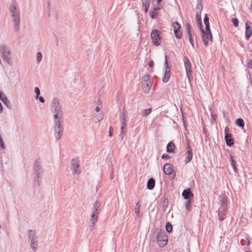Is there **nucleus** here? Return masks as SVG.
<instances>
[{"label":"nucleus","instance_id":"6e6552de","mask_svg":"<svg viewBox=\"0 0 252 252\" xmlns=\"http://www.w3.org/2000/svg\"><path fill=\"white\" fill-rule=\"evenodd\" d=\"M184 63L187 75L189 80L192 78L191 75V64L190 62L187 57H184Z\"/></svg>","mask_w":252,"mask_h":252},{"label":"nucleus","instance_id":"72a5a7b5","mask_svg":"<svg viewBox=\"0 0 252 252\" xmlns=\"http://www.w3.org/2000/svg\"><path fill=\"white\" fill-rule=\"evenodd\" d=\"M42 54L40 52H38L36 54V61L38 63H40L42 60Z\"/></svg>","mask_w":252,"mask_h":252},{"label":"nucleus","instance_id":"5fc2aeb1","mask_svg":"<svg viewBox=\"0 0 252 252\" xmlns=\"http://www.w3.org/2000/svg\"><path fill=\"white\" fill-rule=\"evenodd\" d=\"M189 41L190 43V44L192 45V46L193 47V42H192V36L191 37H189Z\"/></svg>","mask_w":252,"mask_h":252},{"label":"nucleus","instance_id":"a19ab883","mask_svg":"<svg viewBox=\"0 0 252 252\" xmlns=\"http://www.w3.org/2000/svg\"><path fill=\"white\" fill-rule=\"evenodd\" d=\"M167 202L168 199L167 198H164L163 200V210L165 211L166 210V207L167 206Z\"/></svg>","mask_w":252,"mask_h":252},{"label":"nucleus","instance_id":"0eeeda50","mask_svg":"<svg viewBox=\"0 0 252 252\" xmlns=\"http://www.w3.org/2000/svg\"><path fill=\"white\" fill-rule=\"evenodd\" d=\"M157 240L158 245L162 248L167 244L168 237L165 233H160L157 235Z\"/></svg>","mask_w":252,"mask_h":252},{"label":"nucleus","instance_id":"b1692460","mask_svg":"<svg viewBox=\"0 0 252 252\" xmlns=\"http://www.w3.org/2000/svg\"><path fill=\"white\" fill-rule=\"evenodd\" d=\"M175 148V145L173 142H170L167 144L166 147V151L167 153H171Z\"/></svg>","mask_w":252,"mask_h":252},{"label":"nucleus","instance_id":"bf43d9fd","mask_svg":"<svg viewBox=\"0 0 252 252\" xmlns=\"http://www.w3.org/2000/svg\"><path fill=\"white\" fill-rule=\"evenodd\" d=\"M110 178H111V179H113V173H112L110 175Z\"/></svg>","mask_w":252,"mask_h":252},{"label":"nucleus","instance_id":"c9c22d12","mask_svg":"<svg viewBox=\"0 0 252 252\" xmlns=\"http://www.w3.org/2000/svg\"><path fill=\"white\" fill-rule=\"evenodd\" d=\"M34 92L36 94L35 97V99H37L38 98V96L40 94L39 89L38 87H35L34 89Z\"/></svg>","mask_w":252,"mask_h":252},{"label":"nucleus","instance_id":"ddd939ff","mask_svg":"<svg viewBox=\"0 0 252 252\" xmlns=\"http://www.w3.org/2000/svg\"><path fill=\"white\" fill-rule=\"evenodd\" d=\"M163 170L165 174L171 175L173 179L175 177V173H173L174 170L172 168V165L170 163H165L163 166Z\"/></svg>","mask_w":252,"mask_h":252},{"label":"nucleus","instance_id":"4c0bfd02","mask_svg":"<svg viewBox=\"0 0 252 252\" xmlns=\"http://www.w3.org/2000/svg\"><path fill=\"white\" fill-rule=\"evenodd\" d=\"M232 22L233 23V24L235 27H237L238 26V20L236 18H232Z\"/></svg>","mask_w":252,"mask_h":252},{"label":"nucleus","instance_id":"f8f14e48","mask_svg":"<svg viewBox=\"0 0 252 252\" xmlns=\"http://www.w3.org/2000/svg\"><path fill=\"white\" fill-rule=\"evenodd\" d=\"M164 67L165 68L164 75L162 78V81L164 83H166L168 81L171 73H170V68L168 65V62L167 60V56H165V61L164 63Z\"/></svg>","mask_w":252,"mask_h":252},{"label":"nucleus","instance_id":"37998d69","mask_svg":"<svg viewBox=\"0 0 252 252\" xmlns=\"http://www.w3.org/2000/svg\"><path fill=\"white\" fill-rule=\"evenodd\" d=\"M157 12L155 11V10H153L151 13V17L152 19H154L155 18V16L157 15Z\"/></svg>","mask_w":252,"mask_h":252},{"label":"nucleus","instance_id":"13d9d810","mask_svg":"<svg viewBox=\"0 0 252 252\" xmlns=\"http://www.w3.org/2000/svg\"><path fill=\"white\" fill-rule=\"evenodd\" d=\"M161 1L162 0H157V5H158Z\"/></svg>","mask_w":252,"mask_h":252},{"label":"nucleus","instance_id":"a18cd8bd","mask_svg":"<svg viewBox=\"0 0 252 252\" xmlns=\"http://www.w3.org/2000/svg\"><path fill=\"white\" fill-rule=\"evenodd\" d=\"M161 158L163 159H169L170 158V156L166 154H163L161 156Z\"/></svg>","mask_w":252,"mask_h":252},{"label":"nucleus","instance_id":"bb28decb","mask_svg":"<svg viewBox=\"0 0 252 252\" xmlns=\"http://www.w3.org/2000/svg\"><path fill=\"white\" fill-rule=\"evenodd\" d=\"M140 205L138 202H137L135 207V213L136 215L138 217H140Z\"/></svg>","mask_w":252,"mask_h":252},{"label":"nucleus","instance_id":"864d4df0","mask_svg":"<svg viewBox=\"0 0 252 252\" xmlns=\"http://www.w3.org/2000/svg\"><path fill=\"white\" fill-rule=\"evenodd\" d=\"M155 5L156 6V7L154 8V10L157 11V10L160 9V7L158 5L155 4Z\"/></svg>","mask_w":252,"mask_h":252},{"label":"nucleus","instance_id":"de8ad7c7","mask_svg":"<svg viewBox=\"0 0 252 252\" xmlns=\"http://www.w3.org/2000/svg\"><path fill=\"white\" fill-rule=\"evenodd\" d=\"M113 130V128L112 127V126H110V128H109V135L110 136V137H112V131Z\"/></svg>","mask_w":252,"mask_h":252},{"label":"nucleus","instance_id":"4be33fe9","mask_svg":"<svg viewBox=\"0 0 252 252\" xmlns=\"http://www.w3.org/2000/svg\"><path fill=\"white\" fill-rule=\"evenodd\" d=\"M98 214L92 212L90 220L92 223V227H93L97 220Z\"/></svg>","mask_w":252,"mask_h":252},{"label":"nucleus","instance_id":"a211bd4d","mask_svg":"<svg viewBox=\"0 0 252 252\" xmlns=\"http://www.w3.org/2000/svg\"><path fill=\"white\" fill-rule=\"evenodd\" d=\"M225 140L226 143V144L231 146L233 145L234 142L233 139L232 138V136L231 134L226 133L225 135Z\"/></svg>","mask_w":252,"mask_h":252},{"label":"nucleus","instance_id":"f704fd0d","mask_svg":"<svg viewBox=\"0 0 252 252\" xmlns=\"http://www.w3.org/2000/svg\"><path fill=\"white\" fill-rule=\"evenodd\" d=\"M166 229L168 232H170L172 230V226L169 222H167L166 224Z\"/></svg>","mask_w":252,"mask_h":252},{"label":"nucleus","instance_id":"393cba45","mask_svg":"<svg viewBox=\"0 0 252 252\" xmlns=\"http://www.w3.org/2000/svg\"><path fill=\"white\" fill-rule=\"evenodd\" d=\"M191 194L192 195L191 192L189 189H185L182 193V195L186 199H188L190 197V195Z\"/></svg>","mask_w":252,"mask_h":252},{"label":"nucleus","instance_id":"6ab92c4d","mask_svg":"<svg viewBox=\"0 0 252 252\" xmlns=\"http://www.w3.org/2000/svg\"><path fill=\"white\" fill-rule=\"evenodd\" d=\"M186 154H187V158L185 160V162H186V163H187L189 162L191 160V159L192 158V149L189 146H188V151L186 153Z\"/></svg>","mask_w":252,"mask_h":252},{"label":"nucleus","instance_id":"20e7f679","mask_svg":"<svg viewBox=\"0 0 252 252\" xmlns=\"http://www.w3.org/2000/svg\"><path fill=\"white\" fill-rule=\"evenodd\" d=\"M28 238L31 241V248L35 252L38 246V238L35 231L30 229L28 231Z\"/></svg>","mask_w":252,"mask_h":252},{"label":"nucleus","instance_id":"c03bdc74","mask_svg":"<svg viewBox=\"0 0 252 252\" xmlns=\"http://www.w3.org/2000/svg\"><path fill=\"white\" fill-rule=\"evenodd\" d=\"M99 103V102H96L94 103V106H96L95 110L97 112H99L100 110V109L98 106Z\"/></svg>","mask_w":252,"mask_h":252},{"label":"nucleus","instance_id":"5701e85b","mask_svg":"<svg viewBox=\"0 0 252 252\" xmlns=\"http://www.w3.org/2000/svg\"><path fill=\"white\" fill-rule=\"evenodd\" d=\"M155 185V180L154 178H150L148 180L147 183V188L149 189H154Z\"/></svg>","mask_w":252,"mask_h":252},{"label":"nucleus","instance_id":"09e8293b","mask_svg":"<svg viewBox=\"0 0 252 252\" xmlns=\"http://www.w3.org/2000/svg\"><path fill=\"white\" fill-rule=\"evenodd\" d=\"M119 137H120V138L121 139V140H122L123 139V138L124 137V131L122 132V131L121 130V133L119 135Z\"/></svg>","mask_w":252,"mask_h":252},{"label":"nucleus","instance_id":"7c9ffc66","mask_svg":"<svg viewBox=\"0 0 252 252\" xmlns=\"http://www.w3.org/2000/svg\"><path fill=\"white\" fill-rule=\"evenodd\" d=\"M196 10H201L202 9V2L201 0H197L196 5L195 7Z\"/></svg>","mask_w":252,"mask_h":252},{"label":"nucleus","instance_id":"49530a36","mask_svg":"<svg viewBox=\"0 0 252 252\" xmlns=\"http://www.w3.org/2000/svg\"><path fill=\"white\" fill-rule=\"evenodd\" d=\"M186 28L187 29V31H191V26L189 24H187L186 25Z\"/></svg>","mask_w":252,"mask_h":252},{"label":"nucleus","instance_id":"a878e982","mask_svg":"<svg viewBox=\"0 0 252 252\" xmlns=\"http://www.w3.org/2000/svg\"><path fill=\"white\" fill-rule=\"evenodd\" d=\"M142 3L145 7V12L147 13L149 8L150 1L148 0H142Z\"/></svg>","mask_w":252,"mask_h":252},{"label":"nucleus","instance_id":"473e14b6","mask_svg":"<svg viewBox=\"0 0 252 252\" xmlns=\"http://www.w3.org/2000/svg\"><path fill=\"white\" fill-rule=\"evenodd\" d=\"M141 82H151V76L149 74H147L144 75L142 78V81Z\"/></svg>","mask_w":252,"mask_h":252},{"label":"nucleus","instance_id":"8fccbe9b","mask_svg":"<svg viewBox=\"0 0 252 252\" xmlns=\"http://www.w3.org/2000/svg\"><path fill=\"white\" fill-rule=\"evenodd\" d=\"M189 203H190V200H188L186 201V204H185V207H186V209H188V207H189Z\"/></svg>","mask_w":252,"mask_h":252},{"label":"nucleus","instance_id":"ea45409f","mask_svg":"<svg viewBox=\"0 0 252 252\" xmlns=\"http://www.w3.org/2000/svg\"><path fill=\"white\" fill-rule=\"evenodd\" d=\"M204 23L205 25H207V24H209V17H208V16H207V14H205V15L204 16Z\"/></svg>","mask_w":252,"mask_h":252},{"label":"nucleus","instance_id":"1a4fd4ad","mask_svg":"<svg viewBox=\"0 0 252 252\" xmlns=\"http://www.w3.org/2000/svg\"><path fill=\"white\" fill-rule=\"evenodd\" d=\"M33 168L35 177L38 181L39 179L41 178L42 176V166L39 160H36L35 161Z\"/></svg>","mask_w":252,"mask_h":252},{"label":"nucleus","instance_id":"9d476101","mask_svg":"<svg viewBox=\"0 0 252 252\" xmlns=\"http://www.w3.org/2000/svg\"><path fill=\"white\" fill-rule=\"evenodd\" d=\"M79 162V161L77 158H73L71 160V168L73 173L74 174H78L80 173Z\"/></svg>","mask_w":252,"mask_h":252},{"label":"nucleus","instance_id":"680f3d73","mask_svg":"<svg viewBox=\"0 0 252 252\" xmlns=\"http://www.w3.org/2000/svg\"><path fill=\"white\" fill-rule=\"evenodd\" d=\"M226 130L227 129L226 128H225V132H226Z\"/></svg>","mask_w":252,"mask_h":252},{"label":"nucleus","instance_id":"7ed1b4c3","mask_svg":"<svg viewBox=\"0 0 252 252\" xmlns=\"http://www.w3.org/2000/svg\"><path fill=\"white\" fill-rule=\"evenodd\" d=\"M63 120H54V131L55 133V137L57 140H59L63 135Z\"/></svg>","mask_w":252,"mask_h":252},{"label":"nucleus","instance_id":"c85d7f7f","mask_svg":"<svg viewBox=\"0 0 252 252\" xmlns=\"http://www.w3.org/2000/svg\"><path fill=\"white\" fill-rule=\"evenodd\" d=\"M152 111V108H148L147 109L143 110L141 112V115L143 117H146L148 116Z\"/></svg>","mask_w":252,"mask_h":252},{"label":"nucleus","instance_id":"e433bc0d","mask_svg":"<svg viewBox=\"0 0 252 252\" xmlns=\"http://www.w3.org/2000/svg\"><path fill=\"white\" fill-rule=\"evenodd\" d=\"M196 24H197V26H198V27L201 30V33H204V30L203 29V26L202 25L201 21L197 22H196Z\"/></svg>","mask_w":252,"mask_h":252},{"label":"nucleus","instance_id":"79ce46f5","mask_svg":"<svg viewBox=\"0 0 252 252\" xmlns=\"http://www.w3.org/2000/svg\"><path fill=\"white\" fill-rule=\"evenodd\" d=\"M247 66L249 68H252V60H249L247 61Z\"/></svg>","mask_w":252,"mask_h":252},{"label":"nucleus","instance_id":"052dcab7","mask_svg":"<svg viewBox=\"0 0 252 252\" xmlns=\"http://www.w3.org/2000/svg\"><path fill=\"white\" fill-rule=\"evenodd\" d=\"M223 116L225 117V115L224 112H223Z\"/></svg>","mask_w":252,"mask_h":252},{"label":"nucleus","instance_id":"f257e3e1","mask_svg":"<svg viewBox=\"0 0 252 252\" xmlns=\"http://www.w3.org/2000/svg\"><path fill=\"white\" fill-rule=\"evenodd\" d=\"M9 12L13 22L14 30L17 32L20 29V11L15 3H12L9 7Z\"/></svg>","mask_w":252,"mask_h":252},{"label":"nucleus","instance_id":"39448f33","mask_svg":"<svg viewBox=\"0 0 252 252\" xmlns=\"http://www.w3.org/2000/svg\"><path fill=\"white\" fill-rule=\"evenodd\" d=\"M204 44L207 46L209 41H212L213 38L212 33L210 28V24L205 25V32L204 30V33H201Z\"/></svg>","mask_w":252,"mask_h":252},{"label":"nucleus","instance_id":"2f4dec72","mask_svg":"<svg viewBox=\"0 0 252 252\" xmlns=\"http://www.w3.org/2000/svg\"><path fill=\"white\" fill-rule=\"evenodd\" d=\"M201 10H198L196 12L195 16V20L196 21V22L201 21Z\"/></svg>","mask_w":252,"mask_h":252},{"label":"nucleus","instance_id":"c756f323","mask_svg":"<svg viewBox=\"0 0 252 252\" xmlns=\"http://www.w3.org/2000/svg\"><path fill=\"white\" fill-rule=\"evenodd\" d=\"M102 119V116L100 114H98V115L96 114L95 115H94V121L97 123L100 120H101Z\"/></svg>","mask_w":252,"mask_h":252},{"label":"nucleus","instance_id":"58836bf2","mask_svg":"<svg viewBox=\"0 0 252 252\" xmlns=\"http://www.w3.org/2000/svg\"><path fill=\"white\" fill-rule=\"evenodd\" d=\"M231 165H232V166L233 167V168L234 170L236 171V170L237 169V168H236V165L235 164V161L234 160V159L232 158V157H231Z\"/></svg>","mask_w":252,"mask_h":252},{"label":"nucleus","instance_id":"412c9836","mask_svg":"<svg viewBox=\"0 0 252 252\" xmlns=\"http://www.w3.org/2000/svg\"><path fill=\"white\" fill-rule=\"evenodd\" d=\"M100 207V203L98 201H95L94 203L92 212L99 214L98 209Z\"/></svg>","mask_w":252,"mask_h":252},{"label":"nucleus","instance_id":"3c124183","mask_svg":"<svg viewBox=\"0 0 252 252\" xmlns=\"http://www.w3.org/2000/svg\"><path fill=\"white\" fill-rule=\"evenodd\" d=\"M149 65L150 67H153L154 65V63L153 61H151L149 63Z\"/></svg>","mask_w":252,"mask_h":252},{"label":"nucleus","instance_id":"cd10ccee","mask_svg":"<svg viewBox=\"0 0 252 252\" xmlns=\"http://www.w3.org/2000/svg\"><path fill=\"white\" fill-rule=\"evenodd\" d=\"M236 124L240 127H244V122L243 120L241 118H238L236 120Z\"/></svg>","mask_w":252,"mask_h":252},{"label":"nucleus","instance_id":"f3484780","mask_svg":"<svg viewBox=\"0 0 252 252\" xmlns=\"http://www.w3.org/2000/svg\"><path fill=\"white\" fill-rule=\"evenodd\" d=\"M120 118L121 124V130L123 132V129L126 126V116L124 113H122L120 115Z\"/></svg>","mask_w":252,"mask_h":252},{"label":"nucleus","instance_id":"4468645a","mask_svg":"<svg viewBox=\"0 0 252 252\" xmlns=\"http://www.w3.org/2000/svg\"><path fill=\"white\" fill-rule=\"evenodd\" d=\"M173 27L174 28V32L175 36L178 39H180L182 36V33L180 31L181 28V25L177 22H174L173 23Z\"/></svg>","mask_w":252,"mask_h":252},{"label":"nucleus","instance_id":"dca6fc26","mask_svg":"<svg viewBox=\"0 0 252 252\" xmlns=\"http://www.w3.org/2000/svg\"><path fill=\"white\" fill-rule=\"evenodd\" d=\"M245 38L247 40H248L252 34V30H251L248 23L245 25Z\"/></svg>","mask_w":252,"mask_h":252},{"label":"nucleus","instance_id":"603ef678","mask_svg":"<svg viewBox=\"0 0 252 252\" xmlns=\"http://www.w3.org/2000/svg\"><path fill=\"white\" fill-rule=\"evenodd\" d=\"M38 98H39V100L40 101V102H41V103H44V99L43 97L42 96H40L39 97L38 96Z\"/></svg>","mask_w":252,"mask_h":252},{"label":"nucleus","instance_id":"f03ea898","mask_svg":"<svg viewBox=\"0 0 252 252\" xmlns=\"http://www.w3.org/2000/svg\"><path fill=\"white\" fill-rule=\"evenodd\" d=\"M51 110L53 114V120L55 121L63 120V111L59 99L53 98L51 104Z\"/></svg>","mask_w":252,"mask_h":252},{"label":"nucleus","instance_id":"2eb2a0df","mask_svg":"<svg viewBox=\"0 0 252 252\" xmlns=\"http://www.w3.org/2000/svg\"><path fill=\"white\" fill-rule=\"evenodd\" d=\"M141 83L143 91L145 93H147L151 88L152 85V82H149L147 83V82H141Z\"/></svg>","mask_w":252,"mask_h":252},{"label":"nucleus","instance_id":"9b49d317","mask_svg":"<svg viewBox=\"0 0 252 252\" xmlns=\"http://www.w3.org/2000/svg\"><path fill=\"white\" fill-rule=\"evenodd\" d=\"M151 37L153 44L155 45L160 44V37H159V32L157 30H154L151 33Z\"/></svg>","mask_w":252,"mask_h":252},{"label":"nucleus","instance_id":"4d7b16f0","mask_svg":"<svg viewBox=\"0 0 252 252\" xmlns=\"http://www.w3.org/2000/svg\"><path fill=\"white\" fill-rule=\"evenodd\" d=\"M0 146H1V148H2V149H4L5 148V146H4V145L3 143L0 144Z\"/></svg>","mask_w":252,"mask_h":252},{"label":"nucleus","instance_id":"423d86ee","mask_svg":"<svg viewBox=\"0 0 252 252\" xmlns=\"http://www.w3.org/2000/svg\"><path fill=\"white\" fill-rule=\"evenodd\" d=\"M0 54L2 58L9 63L10 61V52L9 48L4 45H0Z\"/></svg>","mask_w":252,"mask_h":252},{"label":"nucleus","instance_id":"aec40b11","mask_svg":"<svg viewBox=\"0 0 252 252\" xmlns=\"http://www.w3.org/2000/svg\"><path fill=\"white\" fill-rule=\"evenodd\" d=\"M0 100L7 107L10 104V101L8 100L6 95L0 92Z\"/></svg>","mask_w":252,"mask_h":252},{"label":"nucleus","instance_id":"6e6d98bb","mask_svg":"<svg viewBox=\"0 0 252 252\" xmlns=\"http://www.w3.org/2000/svg\"><path fill=\"white\" fill-rule=\"evenodd\" d=\"M189 37H191V31H187Z\"/></svg>","mask_w":252,"mask_h":252}]
</instances>
